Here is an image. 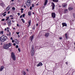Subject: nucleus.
Masks as SVG:
<instances>
[{
  "mask_svg": "<svg viewBox=\"0 0 75 75\" xmlns=\"http://www.w3.org/2000/svg\"><path fill=\"white\" fill-rule=\"evenodd\" d=\"M8 45V47H10L11 46V44L10 43H9Z\"/></svg>",
  "mask_w": 75,
  "mask_h": 75,
  "instance_id": "cd10ccee",
  "label": "nucleus"
},
{
  "mask_svg": "<svg viewBox=\"0 0 75 75\" xmlns=\"http://www.w3.org/2000/svg\"><path fill=\"white\" fill-rule=\"evenodd\" d=\"M33 30H35V27L34 26L33 28Z\"/></svg>",
  "mask_w": 75,
  "mask_h": 75,
  "instance_id": "a19ab883",
  "label": "nucleus"
},
{
  "mask_svg": "<svg viewBox=\"0 0 75 75\" xmlns=\"http://www.w3.org/2000/svg\"><path fill=\"white\" fill-rule=\"evenodd\" d=\"M52 17L53 18H55V16L56 15L55 14V13H51Z\"/></svg>",
  "mask_w": 75,
  "mask_h": 75,
  "instance_id": "39448f33",
  "label": "nucleus"
},
{
  "mask_svg": "<svg viewBox=\"0 0 75 75\" xmlns=\"http://www.w3.org/2000/svg\"><path fill=\"white\" fill-rule=\"evenodd\" d=\"M47 2H48V0H45V2L44 4V6H46L47 3Z\"/></svg>",
  "mask_w": 75,
  "mask_h": 75,
  "instance_id": "ddd939ff",
  "label": "nucleus"
},
{
  "mask_svg": "<svg viewBox=\"0 0 75 75\" xmlns=\"http://www.w3.org/2000/svg\"><path fill=\"white\" fill-rule=\"evenodd\" d=\"M12 21V22H13V23H14V21Z\"/></svg>",
  "mask_w": 75,
  "mask_h": 75,
  "instance_id": "e2e57ef3",
  "label": "nucleus"
},
{
  "mask_svg": "<svg viewBox=\"0 0 75 75\" xmlns=\"http://www.w3.org/2000/svg\"><path fill=\"white\" fill-rule=\"evenodd\" d=\"M30 10H32V6H30Z\"/></svg>",
  "mask_w": 75,
  "mask_h": 75,
  "instance_id": "58836bf2",
  "label": "nucleus"
},
{
  "mask_svg": "<svg viewBox=\"0 0 75 75\" xmlns=\"http://www.w3.org/2000/svg\"><path fill=\"white\" fill-rule=\"evenodd\" d=\"M59 40H61L62 39V38L61 37L59 38Z\"/></svg>",
  "mask_w": 75,
  "mask_h": 75,
  "instance_id": "603ef678",
  "label": "nucleus"
},
{
  "mask_svg": "<svg viewBox=\"0 0 75 75\" xmlns=\"http://www.w3.org/2000/svg\"><path fill=\"white\" fill-rule=\"evenodd\" d=\"M52 10H54V8H55V4H54V2H52Z\"/></svg>",
  "mask_w": 75,
  "mask_h": 75,
  "instance_id": "20e7f679",
  "label": "nucleus"
},
{
  "mask_svg": "<svg viewBox=\"0 0 75 75\" xmlns=\"http://www.w3.org/2000/svg\"><path fill=\"white\" fill-rule=\"evenodd\" d=\"M5 31H6V30H7V29L6 28H5Z\"/></svg>",
  "mask_w": 75,
  "mask_h": 75,
  "instance_id": "69168bd1",
  "label": "nucleus"
},
{
  "mask_svg": "<svg viewBox=\"0 0 75 75\" xmlns=\"http://www.w3.org/2000/svg\"><path fill=\"white\" fill-rule=\"evenodd\" d=\"M18 51H19V52H20V51H21V50H20V48H18Z\"/></svg>",
  "mask_w": 75,
  "mask_h": 75,
  "instance_id": "e433bc0d",
  "label": "nucleus"
},
{
  "mask_svg": "<svg viewBox=\"0 0 75 75\" xmlns=\"http://www.w3.org/2000/svg\"><path fill=\"white\" fill-rule=\"evenodd\" d=\"M21 20L22 21L23 23H25V21L24 20V19L21 18Z\"/></svg>",
  "mask_w": 75,
  "mask_h": 75,
  "instance_id": "b1692460",
  "label": "nucleus"
},
{
  "mask_svg": "<svg viewBox=\"0 0 75 75\" xmlns=\"http://www.w3.org/2000/svg\"><path fill=\"white\" fill-rule=\"evenodd\" d=\"M11 57L13 61H16V57L15 56V54L14 53L12 52L11 53Z\"/></svg>",
  "mask_w": 75,
  "mask_h": 75,
  "instance_id": "f03ea898",
  "label": "nucleus"
},
{
  "mask_svg": "<svg viewBox=\"0 0 75 75\" xmlns=\"http://www.w3.org/2000/svg\"><path fill=\"white\" fill-rule=\"evenodd\" d=\"M7 30H9V28L7 27Z\"/></svg>",
  "mask_w": 75,
  "mask_h": 75,
  "instance_id": "680f3d73",
  "label": "nucleus"
},
{
  "mask_svg": "<svg viewBox=\"0 0 75 75\" xmlns=\"http://www.w3.org/2000/svg\"><path fill=\"white\" fill-rule=\"evenodd\" d=\"M62 27H67V24L66 23H62Z\"/></svg>",
  "mask_w": 75,
  "mask_h": 75,
  "instance_id": "0eeeda50",
  "label": "nucleus"
},
{
  "mask_svg": "<svg viewBox=\"0 0 75 75\" xmlns=\"http://www.w3.org/2000/svg\"><path fill=\"white\" fill-rule=\"evenodd\" d=\"M11 20H10L9 19L8 20V23H7V24L8 25V26H10L11 24Z\"/></svg>",
  "mask_w": 75,
  "mask_h": 75,
  "instance_id": "423d86ee",
  "label": "nucleus"
},
{
  "mask_svg": "<svg viewBox=\"0 0 75 75\" xmlns=\"http://www.w3.org/2000/svg\"><path fill=\"white\" fill-rule=\"evenodd\" d=\"M14 3H12L11 4V5H14Z\"/></svg>",
  "mask_w": 75,
  "mask_h": 75,
  "instance_id": "bf43d9fd",
  "label": "nucleus"
},
{
  "mask_svg": "<svg viewBox=\"0 0 75 75\" xmlns=\"http://www.w3.org/2000/svg\"><path fill=\"white\" fill-rule=\"evenodd\" d=\"M1 38L5 40H7V36H5L4 35H2L1 37Z\"/></svg>",
  "mask_w": 75,
  "mask_h": 75,
  "instance_id": "9b49d317",
  "label": "nucleus"
},
{
  "mask_svg": "<svg viewBox=\"0 0 75 75\" xmlns=\"http://www.w3.org/2000/svg\"><path fill=\"white\" fill-rule=\"evenodd\" d=\"M52 1L53 2H54L55 3L58 2V0H52Z\"/></svg>",
  "mask_w": 75,
  "mask_h": 75,
  "instance_id": "aec40b11",
  "label": "nucleus"
},
{
  "mask_svg": "<svg viewBox=\"0 0 75 75\" xmlns=\"http://www.w3.org/2000/svg\"><path fill=\"white\" fill-rule=\"evenodd\" d=\"M30 25H29V24H28V27H30Z\"/></svg>",
  "mask_w": 75,
  "mask_h": 75,
  "instance_id": "09e8293b",
  "label": "nucleus"
},
{
  "mask_svg": "<svg viewBox=\"0 0 75 75\" xmlns=\"http://www.w3.org/2000/svg\"><path fill=\"white\" fill-rule=\"evenodd\" d=\"M6 10H7V11H8V10H10V8L8 7L7 8H6Z\"/></svg>",
  "mask_w": 75,
  "mask_h": 75,
  "instance_id": "c85d7f7f",
  "label": "nucleus"
},
{
  "mask_svg": "<svg viewBox=\"0 0 75 75\" xmlns=\"http://www.w3.org/2000/svg\"><path fill=\"white\" fill-rule=\"evenodd\" d=\"M10 13V11H8V14H9Z\"/></svg>",
  "mask_w": 75,
  "mask_h": 75,
  "instance_id": "4d7b16f0",
  "label": "nucleus"
},
{
  "mask_svg": "<svg viewBox=\"0 0 75 75\" xmlns=\"http://www.w3.org/2000/svg\"><path fill=\"white\" fill-rule=\"evenodd\" d=\"M31 20H30L28 22V24L29 25H31Z\"/></svg>",
  "mask_w": 75,
  "mask_h": 75,
  "instance_id": "393cba45",
  "label": "nucleus"
},
{
  "mask_svg": "<svg viewBox=\"0 0 75 75\" xmlns=\"http://www.w3.org/2000/svg\"><path fill=\"white\" fill-rule=\"evenodd\" d=\"M73 17H74V18H75V13H74L73 14Z\"/></svg>",
  "mask_w": 75,
  "mask_h": 75,
  "instance_id": "7c9ffc66",
  "label": "nucleus"
},
{
  "mask_svg": "<svg viewBox=\"0 0 75 75\" xmlns=\"http://www.w3.org/2000/svg\"><path fill=\"white\" fill-rule=\"evenodd\" d=\"M0 4L2 7H4V3L3 2Z\"/></svg>",
  "mask_w": 75,
  "mask_h": 75,
  "instance_id": "dca6fc26",
  "label": "nucleus"
},
{
  "mask_svg": "<svg viewBox=\"0 0 75 75\" xmlns=\"http://www.w3.org/2000/svg\"><path fill=\"white\" fill-rule=\"evenodd\" d=\"M10 39H11V40H13V38H12V37H11Z\"/></svg>",
  "mask_w": 75,
  "mask_h": 75,
  "instance_id": "8fccbe9b",
  "label": "nucleus"
},
{
  "mask_svg": "<svg viewBox=\"0 0 75 75\" xmlns=\"http://www.w3.org/2000/svg\"><path fill=\"white\" fill-rule=\"evenodd\" d=\"M31 51H34V46L32 45L31 47Z\"/></svg>",
  "mask_w": 75,
  "mask_h": 75,
  "instance_id": "4468645a",
  "label": "nucleus"
},
{
  "mask_svg": "<svg viewBox=\"0 0 75 75\" xmlns=\"http://www.w3.org/2000/svg\"><path fill=\"white\" fill-rule=\"evenodd\" d=\"M22 17H23V16L21 15L20 16V18H22Z\"/></svg>",
  "mask_w": 75,
  "mask_h": 75,
  "instance_id": "79ce46f5",
  "label": "nucleus"
},
{
  "mask_svg": "<svg viewBox=\"0 0 75 75\" xmlns=\"http://www.w3.org/2000/svg\"><path fill=\"white\" fill-rule=\"evenodd\" d=\"M10 17H13V16L12 15H10Z\"/></svg>",
  "mask_w": 75,
  "mask_h": 75,
  "instance_id": "4c0bfd02",
  "label": "nucleus"
},
{
  "mask_svg": "<svg viewBox=\"0 0 75 75\" xmlns=\"http://www.w3.org/2000/svg\"><path fill=\"white\" fill-rule=\"evenodd\" d=\"M16 34H17V35H18L19 34V33H20V32H16Z\"/></svg>",
  "mask_w": 75,
  "mask_h": 75,
  "instance_id": "ea45409f",
  "label": "nucleus"
},
{
  "mask_svg": "<svg viewBox=\"0 0 75 75\" xmlns=\"http://www.w3.org/2000/svg\"><path fill=\"white\" fill-rule=\"evenodd\" d=\"M18 37H20V35H18Z\"/></svg>",
  "mask_w": 75,
  "mask_h": 75,
  "instance_id": "0e129e2a",
  "label": "nucleus"
},
{
  "mask_svg": "<svg viewBox=\"0 0 75 75\" xmlns=\"http://www.w3.org/2000/svg\"><path fill=\"white\" fill-rule=\"evenodd\" d=\"M30 39L31 40V41H33V40L34 39V35L31 36L30 38Z\"/></svg>",
  "mask_w": 75,
  "mask_h": 75,
  "instance_id": "9d476101",
  "label": "nucleus"
},
{
  "mask_svg": "<svg viewBox=\"0 0 75 75\" xmlns=\"http://www.w3.org/2000/svg\"><path fill=\"white\" fill-rule=\"evenodd\" d=\"M3 2L1 1V0H0V4H1V3H2Z\"/></svg>",
  "mask_w": 75,
  "mask_h": 75,
  "instance_id": "a18cd8bd",
  "label": "nucleus"
},
{
  "mask_svg": "<svg viewBox=\"0 0 75 75\" xmlns=\"http://www.w3.org/2000/svg\"><path fill=\"white\" fill-rule=\"evenodd\" d=\"M4 25H6V23H3Z\"/></svg>",
  "mask_w": 75,
  "mask_h": 75,
  "instance_id": "13d9d810",
  "label": "nucleus"
},
{
  "mask_svg": "<svg viewBox=\"0 0 75 75\" xmlns=\"http://www.w3.org/2000/svg\"><path fill=\"white\" fill-rule=\"evenodd\" d=\"M6 18H7V19L8 20V19H9V17H6Z\"/></svg>",
  "mask_w": 75,
  "mask_h": 75,
  "instance_id": "49530a36",
  "label": "nucleus"
},
{
  "mask_svg": "<svg viewBox=\"0 0 75 75\" xmlns=\"http://www.w3.org/2000/svg\"><path fill=\"white\" fill-rule=\"evenodd\" d=\"M7 32H9V31H10V30H7Z\"/></svg>",
  "mask_w": 75,
  "mask_h": 75,
  "instance_id": "052dcab7",
  "label": "nucleus"
},
{
  "mask_svg": "<svg viewBox=\"0 0 75 75\" xmlns=\"http://www.w3.org/2000/svg\"><path fill=\"white\" fill-rule=\"evenodd\" d=\"M31 56H33V55H34V51H31Z\"/></svg>",
  "mask_w": 75,
  "mask_h": 75,
  "instance_id": "2eb2a0df",
  "label": "nucleus"
},
{
  "mask_svg": "<svg viewBox=\"0 0 75 75\" xmlns=\"http://www.w3.org/2000/svg\"><path fill=\"white\" fill-rule=\"evenodd\" d=\"M26 4L28 7L30 6V5L31 4V0H27Z\"/></svg>",
  "mask_w": 75,
  "mask_h": 75,
  "instance_id": "f257e3e1",
  "label": "nucleus"
},
{
  "mask_svg": "<svg viewBox=\"0 0 75 75\" xmlns=\"http://www.w3.org/2000/svg\"><path fill=\"white\" fill-rule=\"evenodd\" d=\"M67 11H68V9H65L64 10V13H66Z\"/></svg>",
  "mask_w": 75,
  "mask_h": 75,
  "instance_id": "a878e982",
  "label": "nucleus"
},
{
  "mask_svg": "<svg viewBox=\"0 0 75 75\" xmlns=\"http://www.w3.org/2000/svg\"><path fill=\"white\" fill-rule=\"evenodd\" d=\"M12 9L13 10H15V8L13 7L12 8Z\"/></svg>",
  "mask_w": 75,
  "mask_h": 75,
  "instance_id": "72a5a7b5",
  "label": "nucleus"
},
{
  "mask_svg": "<svg viewBox=\"0 0 75 75\" xmlns=\"http://www.w3.org/2000/svg\"><path fill=\"white\" fill-rule=\"evenodd\" d=\"M3 69H4V67L3 66H1L0 69V71H3Z\"/></svg>",
  "mask_w": 75,
  "mask_h": 75,
  "instance_id": "f8f14e48",
  "label": "nucleus"
},
{
  "mask_svg": "<svg viewBox=\"0 0 75 75\" xmlns=\"http://www.w3.org/2000/svg\"><path fill=\"white\" fill-rule=\"evenodd\" d=\"M42 66V63L41 62L39 63L37 65V67H41Z\"/></svg>",
  "mask_w": 75,
  "mask_h": 75,
  "instance_id": "1a4fd4ad",
  "label": "nucleus"
},
{
  "mask_svg": "<svg viewBox=\"0 0 75 75\" xmlns=\"http://www.w3.org/2000/svg\"><path fill=\"white\" fill-rule=\"evenodd\" d=\"M6 12H5L4 13H3L4 14H6Z\"/></svg>",
  "mask_w": 75,
  "mask_h": 75,
  "instance_id": "774afa93",
  "label": "nucleus"
},
{
  "mask_svg": "<svg viewBox=\"0 0 75 75\" xmlns=\"http://www.w3.org/2000/svg\"><path fill=\"white\" fill-rule=\"evenodd\" d=\"M17 14L19 16H20V13H18Z\"/></svg>",
  "mask_w": 75,
  "mask_h": 75,
  "instance_id": "c03bdc74",
  "label": "nucleus"
},
{
  "mask_svg": "<svg viewBox=\"0 0 75 75\" xmlns=\"http://www.w3.org/2000/svg\"><path fill=\"white\" fill-rule=\"evenodd\" d=\"M3 16H6V14H4V13H2Z\"/></svg>",
  "mask_w": 75,
  "mask_h": 75,
  "instance_id": "c756f323",
  "label": "nucleus"
},
{
  "mask_svg": "<svg viewBox=\"0 0 75 75\" xmlns=\"http://www.w3.org/2000/svg\"><path fill=\"white\" fill-rule=\"evenodd\" d=\"M11 1H14V0H11Z\"/></svg>",
  "mask_w": 75,
  "mask_h": 75,
  "instance_id": "338daca9",
  "label": "nucleus"
},
{
  "mask_svg": "<svg viewBox=\"0 0 75 75\" xmlns=\"http://www.w3.org/2000/svg\"><path fill=\"white\" fill-rule=\"evenodd\" d=\"M45 35L46 38H48V36L50 35V33H45Z\"/></svg>",
  "mask_w": 75,
  "mask_h": 75,
  "instance_id": "6e6552de",
  "label": "nucleus"
},
{
  "mask_svg": "<svg viewBox=\"0 0 75 75\" xmlns=\"http://www.w3.org/2000/svg\"><path fill=\"white\" fill-rule=\"evenodd\" d=\"M16 48H18V45H17L16 46Z\"/></svg>",
  "mask_w": 75,
  "mask_h": 75,
  "instance_id": "473e14b6",
  "label": "nucleus"
},
{
  "mask_svg": "<svg viewBox=\"0 0 75 75\" xmlns=\"http://www.w3.org/2000/svg\"><path fill=\"white\" fill-rule=\"evenodd\" d=\"M17 26L18 27V26H19V25H18V24H17Z\"/></svg>",
  "mask_w": 75,
  "mask_h": 75,
  "instance_id": "6e6d98bb",
  "label": "nucleus"
},
{
  "mask_svg": "<svg viewBox=\"0 0 75 75\" xmlns=\"http://www.w3.org/2000/svg\"><path fill=\"white\" fill-rule=\"evenodd\" d=\"M66 6H67V4L64 3L62 4V7H65Z\"/></svg>",
  "mask_w": 75,
  "mask_h": 75,
  "instance_id": "a211bd4d",
  "label": "nucleus"
},
{
  "mask_svg": "<svg viewBox=\"0 0 75 75\" xmlns=\"http://www.w3.org/2000/svg\"><path fill=\"white\" fill-rule=\"evenodd\" d=\"M24 7H25V8H26V5H24Z\"/></svg>",
  "mask_w": 75,
  "mask_h": 75,
  "instance_id": "864d4df0",
  "label": "nucleus"
},
{
  "mask_svg": "<svg viewBox=\"0 0 75 75\" xmlns=\"http://www.w3.org/2000/svg\"><path fill=\"white\" fill-rule=\"evenodd\" d=\"M3 47L4 49H5V50H7L8 49L9 47L8 44H4Z\"/></svg>",
  "mask_w": 75,
  "mask_h": 75,
  "instance_id": "7ed1b4c3",
  "label": "nucleus"
},
{
  "mask_svg": "<svg viewBox=\"0 0 75 75\" xmlns=\"http://www.w3.org/2000/svg\"><path fill=\"white\" fill-rule=\"evenodd\" d=\"M13 45L14 46H16V44L15 43H13Z\"/></svg>",
  "mask_w": 75,
  "mask_h": 75,
  "instance_id": "5fc2aeb1",
  "label": "nucleus"
},
{
  "mask_svg": "<svg viewBox=\"0 0 75 75\" xmlns=\"http://www.w3.org/2000/svg\"><path fill=\"white\" fill-rule=\"evenodd\" d=\"M32 7L33 8L34 7V4H32Z\"/></svg>",
  "mask_w": 75,
  "mask_h": 75,
  "instance_id": "f704fd0d",
  "label": "nucleus"
},
{
  "mask_svg": "<svg viewBox=\"0 0 75 75\" xmlns=\"http://www.w3.org/2000/svg\"><path fill=\"white\" fill-rule=\"evenodd\" d=\"M22 16H23V17H25V14H23Z\"/></svg>",
  "mask_w": 75,
  "mask_h": 75,
  "instance_id": "c9c22d12",
  "label": "nucleus"
},
{
  "mask_svg": "<svg viewBox=\"0 0 75 75\" xmlns=\"http://www.w3.org/2000/svg\"><path fill=\"white\" fill-rule=\"evenodd\" d=\"M14 42V40H12V42L13 43Z\"/></svg>",
  "mask_w": 75,
  "mask_h": 75,
  "instance_id": "3c124183",
  "label": "nucleus"
},
{
  "mask_svg": "<svg viewBox=\"0 0 75 75\" xmlns=\"http://www.w3.org/2000/svg\"><path fill=\"white\" fill-rule=\"evenodd\" d=\"M1 42H4V41H6V40L2 38V40H1Z\"/></svg>",
  "mask_w": 75,
  "mask_h": 75,
  "instance_id": "f3484780",
  "label": "nucleus"
},
{
  "mask_svg": "<svg viewBox=\"0 0 75 75\" xmlns=\"http://www.w3.org/2000/svg\"><path fill=\"white\" fill-rule=\"evenodd\" d=\"M4 20H5L4 19H1V21H4Z\"/></svg>",
  "mask_w": 75,
  "mask_h": 75,
  "instance_id": "de8ad7c7",
  "label": "nucleus"
},
{
  "mask_svg": "<svg viewBox=\"0 0 75 75\" xmlns=\"http://www.w3.org/2000/svg\"><path fill=\"white\" fill-rule=\"evenodd\" d=\"M28 14L29 16H31V11L28 12Z\"/></svg>",
  "mask_w": 75,
  "mask_h": 75,
  "instance_id": "6ab92c4d",
  "label": "nucleus"
},
{
  "mask_svg": "<svg viewBox=\"0 0 75 75\" xmlns=\"http://www.w3.org/2000/svg\"><path fill=\"white\" fill-rule=\"evenodd\" d=\"M68 10H69V11H70L71 10H73V8H71V7H69Z\"/></svg>",
  "mask_w": 75,
  "mask_h": 75,
  "instance_id": "412c9836",
  "label": "nucleus"
},
{
  "mask_svg": "<svg viewBox=\"0 0 75 75\" xmlns=\"http://www.w3.org/2000/svg\"><path fill=\"white\" fill-rule=\"evenodd\" d=\"M22 72L23 73V75H25L26 74V73H25V71H22Z\"/></svg>",
  "mask_w": 75,
  "mask_h": 75,
  "instance_id": "bb28decb",
  "label": "nucleus"
},
{
  "mask_svg": "<svg viewBox=\"0 0 75 75\" xmlns=\"http://www.w3.org/2000/svg\"><path fill=\"white\" fill-rule=\"evenodd\" d=\"M65 37L66 39H68V36H67V33L65 34Z\"/></svg>",
  "mask_w": 75,
  "mask_h": 75,
  "instance_id": "5701e85b",
  "label": "nucleus"
},
{
  "mask_svg": "<svg viewBox=\"0 0 75 75\" xmlns=\"http://www.w3.org/2000/svg\"><path fill=\"white\" fill-rule=\"evenodd\" d=\"M1 34H3V31H2L1 32Z\"/></svg>",
  "mask_w": 75,
  "mask_h": 75,
  "instance_id": "2f4dec72",
  "label": "nucleus"
},
{
  "mask_svg": "<svg viewBox=\"0 0 75 75\" xmlns=\"http://www.w3.org/2000/svg\"><path fill=\"white\" fill-rule=\"evenodd\" d=\"M16 41H15V43H16V44H18V40L17 39L16 40Z\"/></svg>",
  "mask_w": 75,
  "mask_h": 75,
  "instance_id": "4be33fe9",
  "label": "nucleus"
},
{
  "mask_svg": "<svg viewBox=\"0 0 75 75\" xmlns=\"http://www.w3.org/2000/svg\"><path fill=\"white\" fill-rule=\"evenodd\" d=\"M21 11H23V10H24V9L23 8H21Z\"/></svg>",
  "mask_w": 75,
  "mask_h": 75,
  "instance_id": "37998d69",
  "label": "nucleus"
}]
</instances>
